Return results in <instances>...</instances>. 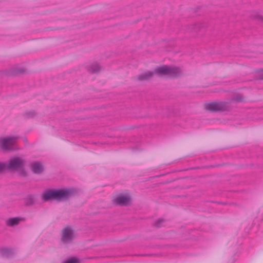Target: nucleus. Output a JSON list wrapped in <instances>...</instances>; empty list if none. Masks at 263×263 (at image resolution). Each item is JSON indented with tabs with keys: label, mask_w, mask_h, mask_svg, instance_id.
Segmentation results:
<instances>
[{
	"label": "nucleus",
	"mask_w": 263,
	"mask_h": 263,
	"mask_svg": "<svg viewBox=\"0 0 263 263\" xmlns=\"http://www.w3.org/2000/svg\"><path fill=\"white\" fill-rule=\"evenodd\" d=\"M155 73L158 74H164L168 76V66L163 65L156 69Z\"/></svg>",
	"instance_id": "nucleus-11"
},
{
	"label": "nucleus",
	"mask_w": 263,
	"mask_h": 263,
	"mask_svg": "<svg viewBox=\"0 0 263 263\" xmlns=\"http://www.w3.org/2000/svg\"><path fill=\"white\" fill-rule=\"evenodd\" d=\"M165 222V220L163 218H159L157 219L155 223L154 226L157 228H160L163 226V223Z\"/></svg>",
	"instance_id": "nucleus-17"
},
{
	"label": "nucleus",
	"mask_w": 263,
	"mask_h": 263,
	"mask_svg": "<svg viewBox=\"0 0 263 263\" xmlns=\"http://www.w3.org/2000/svg\"><path fill=\"white\" fill-rule=\"evenodd\" d=\"M101 70V67L98 64H92L90 67V71L93 73L99 71Z\"/></svg>",
	"instance_id": "nucleus-15"
},
{
	"label": "nucleus",
	"mask_w": 263,
	"mask_h": 263,
	"mask_svg": "<svg viewBox=\"0 0 263 263\" xmlns=\"http://www.w3.org/2000/svg\"><path fill=\"white\" fill-rule=\"evenodd\" d=\"M7 170L15 171L24 169L25 161L20 157H13L6 164Z\"/></svg>",
	"instance_id": "nucleus-4"
},
{
	"label": "nucleus",
	"mask_w": 263,
	"mask_h": 263,
	"mask_svg": "<svg viewBox=\"0 0 263 263\" xmlns=\"http://www.w3.org/2000/svg\"><path fill=\"white\" fill-rule=\"evenodd\" d=\"M0 254L3 257L9 258L13 255L14 250L12 248H1Z\"/></svg>",
	"instance_id": "nucleus-8"
},
{
	"label": "nucleus",
	"mask_w": 263,
	"mask_h": 263,
	"mask_svg": "<svg viewBox=\"0 0 263 263\" xmlns=\"http://www.w3.org/2000/svg\"><path fill=\"white\" fill-rule=\"evenodd\" d=\"M256 18L258 19L259 20L261 21V22H263V17L260 15H258L256 17Z\"/></svg>",
	"instance_id": "nucleus-22"
},
{
	"label": "nucleus",
	"mask_w": 263,
	"mask_h": 263,
	"mask_svg": "<svg viewBox=\"0 0 263 263\" xmlns=\"http://www.w3.org/2000/svg\"><path fill=\"white\" fill-rule=\"evenodd\" d=\"M6 170H7L6 164L0 162V173H3Z\"/></svg>",
	"instance_id": "nucleus-19"
},
{
	"label": "nucleus",
	"mask_w": 263,
	"mask_h": 263,
	"mask_svg": "<svg viewBox=\"0 0 263 263\" xmlns=\"http://www.w3.org/2000/svg\"><path fill=\"white\" fill-rule=\"evenodd\" d=\"M24 72L25 69L23 68H12L8 72V74L9 76H15Z\"/></svg>",
	"instance_id": "nucleus-12"
},
{
	"label": "nucleus",
	"mask_w": 263,
	"mask_h": 263,
	"mask_svg": "<svg viewBox=\"0 0 263 263\" xmlns=\"http://www.w3.org/2000/svg\"><path fill=\"white\" fill-rule=\"evenodd\" d=\"M130 202V198L129 197L123 195H119L116 197L114 200V203L118 205H127Z\"/></svg>",
	"instance_id": "nucleus-6"
},
{
	"label": "nucleus",
	"mask_w": 263,
	"mask_h": 263,
	"mask_svg": "<svg viewBox=\"0 0 263 263\" xmlns=\"http://www.w3.org/2000/svg\"><path fill=\"white\" fill-rule=\"evenodd\" d=\"M80 259L76 257H71L67 260L64 261L63 263H78Z\"/></svg>",
	"instance_id": "nucleus-16"
},
{
	"label": "nucleus",
	"mask_w": 263,
	"mask_h": 263,
	"mask_svg": "<svg viewBox=\"0 0 263 263\" xmlns=\"http://www.w3.org/2000/svg\"><path fill=\"white\" fill-rule=\"evenodd\" d=\"M180 74V69L176 67H168V76L171 78H176Z\"/></svg>",
	"instance_id": "nucleus-9"
},
{
	"label": "nucleus",
	"mask_w": 263,
	"mask_h": 263,
	"mask_svg": "<svg viewBox=\"0 0 263 263\" xmlns=\"http://www.w3.org/2000/svg\"><path fill=\"white\" fill-rule=\"evenodd\" d=\"M154 73V72L151 71L141 73L138 76V79L140 81L147 80L152 77Z\"/></svg>",
	"instance_id": "nucleus-13"
},
{
	"label": "nucleus",
	"mask_w": 263,
	"mask_h": 263,
	"mask_svg": "<svg viewBox=\"0 0 263 263\" xmlns=\"http://www.w3.org/2000/svg\"><path fill=\"white\" fill-rule=\"evenodd\" d=\"M25 114L28 118H32L35 116V112L34 111H30L26 112Z\"/></svg>",
	"instance_id": "nucleus-20"
},
{
	"label": "nucleus",
	"mask_w": 263,
	"mask_h": 263,
	"mask_svg": "<svg viewBox=\"0 0 263 263\" xmlns=\"http://www.w3.org/2000/svg\"><path fill=\"white\" fill-rule=\"evenodd\" d=\"M78 190L74 187L48 189L43 193L42 199L45 201L55 200L61 202L67 201L78 196Z\"/></svg>",
	"instance_id": "nucleus-1"
},
{
	"label": "nucleus",
	"mask_w": 263,
	"mask_h": 263,
	"mask_svg": "<svg viewBox=\"0 0 263 263\" xmlns=\"http://www.w3.org/2000/svg\"><path fill=\"white\" fill-rule=\"evenodd\" d=\"M31 170L35 174H41L44 171L43 164L41 161L33 162L31 164Z\"/></svg>",
	"instance_id": "nucleus-7"
},
{
	"label": "nucleus",
	"mask_w": 263,
	"mask_h": 263,
	"mask_svg": "<svg viewBox=\"0 0 263 263\" xmlns=\"http://www.w3.org/2000/svg\"><path fill=\"white\" fill-rule=\"evenodd\" d=\"M20 221L19 217L10 218L7 220L6 224L9 226H14L18 224Z\"/></svg>",
	"instance_id": "nucleus-14"
},
{
	"label": "nucleus",
	"mask_w": 263,
	"mask_h": 263,
	"mask_svg": "<svg viewBox=\"0 0 263 263\" xmlns=\"http://www.w3.org/2000/svg\"><path fill=\"white\" fill-rule=\"evenodd\" d=\"M229 102L215 101L206 104L205 108L212 112L224 111L230 109Z\"/></svg>",
	"instance_id": "nucleus-2"
},
{
	"label": "nucleus",
	"mask_w": 263,
	"mask_h": 263,
	"mask_svg": "<svg viewBox=\"0 0 263 263\" xmlns=\"http://www.w3.org/2000/svg\"><path fill=\"white\" fill-rule=\"evenodd\" d=\"M24 204L26 206L33 205L35 203V195H28L24 198Z\"/></svg>",
	"instance_id": "nucleus-10"
},
{
	"label": "nucleus",
	"mask_w": 263,
	"mask_h": 263,
	"mask_svg": "<svg viewBox=\"0 0 263 263\" xmlns=\"http://www.w3.org/2000/svg\"><path fill=\"white\" fill-rule=\"evenodd\" d=\"M17 137H8L2 139L0 141L1 148L4 151H10L12 149V146Z\"/></svg>",
	"instance_id": "nucleus-5"
},
{
	"label": "nucleus",
	"mask_w": 263,
	"mask_h": 263,
	"mask_svg": "<svg viewBox=\"0 0 263 263\" xmlns=\"http://www.w3.org/2000/svg\"><path fill=\"white\" fill-rule=\"evenodd\" d=\"M232 101H235L238 102H241L243 101V98L241 95H238L232 99Z\"/></svg>",
	"instance_id": "nucleus-18"
},
{
	"label": "nucleus",
	"mask_w": 263,
	"mask_h": 263,
	"mask_svg": "<svg viewBox=\"0 0 263 263\" xmlns=\"http://www.w3.org/2000/svg\"><path fill=\"white\" fill-rule=\"evenodd\" d=\"M258 72L259 79L260 80H263V69L259 70Z\"/></svg>",
	"instance_id": "nucleus-21"
},
{
	"label": "nucleus",
	"mask_w": 263,
	"mask_h": 263,
	"mask_svg": "<svg viewBox=\"0 0 263 263\" xmlns=\"http://www.w3.org/2000/svg\"><path fill=\"white\" fill-rule=\"evenodd\" d=\"M76 237V234L71 226L65 227L61 232V242L64 245L72 243Z\"/></svg>",
	"instance_id": "nucleus-3"
}]
</instances>
